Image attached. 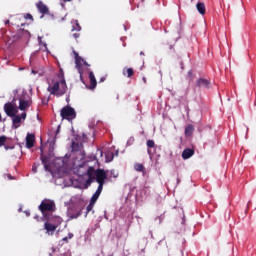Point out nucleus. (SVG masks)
Wrapping results in <instances>:
<instances>
[{
  "mask_svg": "<svg viewBox=\"0 0 256 256\" xmlns=\"http://www.w3.org/2000/svg\"><path fill=\"white\" fill-rule=\"evenodd\" d=\"M196 87L199 89H211V80L199 78L196 80Z\"/></svg>",
  "mask_w": 256,
  "mask_h": 256,
  "instance_id": "nucleus-11",
  "label": "nucleus"
},
{
  "mask_svg": "<svg viewBox=\"0 0 256 256\" xmlns=\"http://www.w3.org/2000/svg\"><path fill=\"white\" fill-rule=\"evenodd\" d=\"M86 205L87 202H85V199L79 198L68 211L70 219H77L78 217H81V213H83V209H85Z\"/></svg>",
  "mask_w": 256,
  "mask_h": 256,
  "instance_id": "nucleus-1",
  "label": "nucleus"
},
{
  "mask_svg": "<svg viewBox=\"0 0 256 256\" xmlns=\"http://www.w3.org/2000/svg\"><path fill=\"white\" fill-rule=\"evenodd\" d=\"M144 83H147V78H143Z\"/></svg>",
  "mask_w": 256,
  "mask_h": 256,
  "instance_id": "nucleus-45",
  "label": "nucleus"
},
{
  "mask_svg": "<svg viewBox=\"0 0 256 256\" xmlns=\"http://www.w3.org/2000/svg\"><path fill=\"white\" fill-rule=\"evenodd\" d=\"M80 36H81V34H79V33H74L73 34L74 39H79Z\"/></svg>",
  "mask_w": 256,
  "mask_h": 256,
  "instance_id": "nucleus-37",
  "label": "nucleus"
},
{
  "mask_svg": "<svg viewBox=\"0 0 256 256\" xmlns=\"http://www.w3.org/2000/svg\"><path fill=\"white\" fill-rule=\"evenodd\" d=\"M4 23L5 25H9V20H6Z\"/></svg>",
  "mask_w": 256,
  "mask_h": 256,
  "instance_id": "nucleus-44",
  "label": "nucleus"
},
{
  "mask_svg": "<svg viewBox=\"0 0 256 256\" xmlns=\"http://www.w3.org/2000/svg\"><path fill=\"white\" fill-rule=\"evenodd\" d=\"M75 55V64H76V69L80 75V77H83V58L79 56L77 52H74Z\"/></svg>",
  "mask_w": 256,
  "mask_h": 256,
  "instance_id": "nucleus-10",
  "label": "nucleus"
},
{
  "mask_svg": "<svg viewBox=\"0 0 256 256\" xmlns=\"http://www.w3.org/2000/svg\"><path fill=\"white\" fill-rule=\"evenodd\" d=\"M43 219L47 223L56 225V227H58V228L60 227L61 223H63V218H61L60 216L53 215V214H44Z\"/></svg>",
  "mask_w": 256,
  "mask_h": 256,
  "instance_id": "nucleus-8",
  "label": "nucleus"
},
{
  "mask_svg": "<svg viewBox=\"0 0 256 256\" xmlns=\"http://www.w3.org/2000/svg\"><path fill=\"white\" fill-rule=\"evenodd\" d=\"M39 210L41 211L43 218L45 215H51L55 211V202L53 201H42L39 205Z\"/></svg>",
  "mask_w": 256,
  "mask_h": 256,
  "instance_id": "nucleus-4",
  "label": "nucleus"
},
{
  "mask_svg": "<svg viewBox=\"0 0 256 256\" xmlns=\"http://www.w3.org/2000/svg\"><path fill=\"white\" fill-rule=\"evenodd\" d=\"M60 115L62 119H67V121H72V119H75L77 117V113L75 112V109L71 106H65L61 109Z\"/></svg>",
  "mask_w": 256,
  "mask_h": 256,
  "instance_id": "nucleus-6",
  "label": "nucleus"
},
{
  "mask_svg": "<svg viewBox=\"0 0 256 256\" xmlns=\"http://www.w3.org/2000/svg\"><path fill=\"white\" fill-rule=\"evenodd\" d=\"M64 1H71V0H64Z\"/></svg>",
  "mask_w": 256,
  "mask_h": 256,
  "instance_id": "nucleus-53",
  "label": "nucleus"
},
{
  "mask_svg": "<svg viewBox=\"0 0 256 256\" xmlns=\"http://www.w3.org/2000/svg\"><path fill=\"white\" fill-rule=\"evenodd\" d=\"M32 171H33V173H37V167L35 166V164L32 167Z\"/></svg>",
  "mask_w": 256,
  "mask_h": 256,
  "instance_id": "nucleus-39",
  "label": "nucleus"
},
{
  "mask_svg": "<svg viewBox=\"0 0 256 256\" xmlns=\"http://www.w3.org/2000/svg\"><path fill=\"white\" fill-rule=\"evenodd\" d=\"M59 127H61V126H58L57 133H59Z\"/></svg>",
  "mask_w": 256,
  "mask_h": 256,
  "instance_id": "nucleus-48",
  "label": "nucleus"
},
{
  "mask_svg": "<svg viewBox=\"0 0 256 256\" xmlns=\"http://www.w3.org/2000/svg\"><path fill=\"white\" fill-rule=\"evenodd\" d=\"M117 99H119V95H117Z\"/></svg>",
  "mask_w": 256,
  "mask_h": 256,
  "instance_id": "nucleus-51",
  "label": "nucleus"
},
{
  "mask_svg": "<svg viewBox=\"0 0 256 256\" xmlns=\"http://www.w3.org/2000/svg\"><path fill=\"white\" fill-rule=\"evenodd\" d=\"M100 81H102V82H103V81H105V78H104V77H103V78H101V79H100Z\"/></svg>",
  "mask_w": 256,
  "mask_h": 256,
  "instance_id": "nucleus-46",
  "label": "nucleus"
},
{
  "mask_svg": "<svg viewBox=\"0 0 256 256\" xmlns=\"http://www.w3.org/2000/svg\"><path fill=\"white\" fill-rule=\"evenodd\" d=\"M75 27H73L72 31H81V25H79V21L75 20Z\"/></svg>",
  "mask_w": 256,
  "mask_h": 256,
  "instance_id": "nucleus-31",
  "label": "nucleus"
},
{
  "mask_svg": "<svg viewBox=\"0 0 256 256\" xmlns=\"http://www.w3.org/2000/svg\"><path fill=\"white\" fill-rule=\"evenodd\" d=\"M59 85H60V82H59V81H56V82L53 84V86L50 88L52 95H55V93H56L57 91H59Z\"/></svg>",
  "mask_w": 256,
  "mask_h": 256,
  "instance_id": "nucleus-27",
  "label": "nucleus"
},
{
  "mask_svg": "<svg viewBox=\"0 0 256 256\" xmlns=\"http://www.w3.org/2000/svg\"><path fill=\"white\" fill-rule=\"evenodd\" d=\"M196 8H197L198 13H200V15H205V11H206L205 3L198 2L196 4Z\"/></svg>",
  "mask_w": 256,
  "mask_h": 256,
  "instance_id": "nucleus-20",
  "label": "nucleus"
},
{
  "mask_svg": "<svg viewBox=\"0 0 256 256\" xmlns=\"http://www.w3.org/2000/svg\"><path fill=\"white\" fill-rule=\"evenodd\" d=\"M83 149V145L79 142H72V151H81Z\"/></svg>",
  "mask_w": 256,
  "mask_h": 256,
  "instance_id": "nucleus-26",
  "label": "nucleus"
},
{
  "mask_svg": "<svg viewBox=\"0 0 256 256\" xmlns=\"http://www.w3.org/2000/svg\"><path fill=\"white\" fill-rule=\"evenodd\" d=\"M32 73H35V71H34V70H32Z\"/></svg>",
  "mask_w": 256,
  "mask_h": 256,
  "instance_id": "nucleus-50",
  "label": "nucleus"
},
{
  "mask_svg": "<svg viewBox=\"0 0 256 256\" xmlns=\"http://www.w3.org/2000/svg\"><path fill=\"white\" fill-rule=\"evenodd\" d=\"M100 196H101V194L95 192V193L93 194V196L91 197V200H90V201H91L92 203H97V199H99Z\"/></svg>",
  "mask_w": 256,
  "mask_h": 256,
  "instance_id": "nucleus-28",
  "label": "nucleus"
},
{
  "mask_svg": "<svg viewBox=\"0 0 256 256\" xmlns=\"http://www.w3.org/2000/svg\"><path fill=\"white\" fill-rule=\"evenodd\" d=\"M93 207H95V203L90 201L89 205L86 207L87 213H90V211H93Z\"/></svg>",
  "mask_w": 256,
  "mask_h": 256,
  "instance_id": "nucleus-30",
  "label": "nucleus"
},
{
  "mask_svg": "<svg viewBox=\"0 0 256 256\" xmlns=\"http://www.w3.org/2000/svg\"><path fill=\"white\" fill-rule=\"evenodd\" d=\"M6 141H7L6 136H0V147L4 146L6 151H9V149H13V147H9V146L5 145Z\"/></svg>",
  "mask_w": 256,
  "mask_h": 256,
  "instance_id": "nucleus-23",
  "label": "nucleus"
},
{
  "mask_svg": "<svg viewBox=\"0 0 256 256\" xmlns=\"http://www.w3.org/2000/svg\"><path fill=\"white\" fill-rule=\"evenodd\" d=\"M86 205L87 202H85V199L79 198L68 211L70 219H77L78 217H81V213H83V209H85Z\"/></svg>",
  "mask_w": 256,
  "mask_h": 256,
  "instance_id": "nucleus-2",
  "label": "nucleus"
},
{
  "mask_svg": "<svg viewBox=\"0 0 256 256\" xmlns=\"http://www.w3.org/2000/svg\"><path fill=\"white\" fill-rule=\"evenodd\" d=\"M41 162L44 165L45 171H51V167L49 166V157L41 155Z\"/></svg>",
  "mask_w": 256,
  "mask_h": 256,
  "instance_id": "nucleus-19",
  "label": "nucleus"
},
{
  "mask_svg": "<svg viewBox=\"0 0 256 256\" xmlns=\"http://www.w3.org/2000/svg\"><path fill=\"white\" fill-rule=\"evenodd\" d=\"M38 40H39V44H40V45H43V40L41 39L40 36L38 37Z\"/></svg>",
  "mask_w": 256,
  "mask_h": 256,
  "instance_id": "nucleus-41",
  "label": "nucleus"
},
{
  "mask_svg": "<svg viewBox=\"0 0 256 256\" xmlns=\"http://www.w3.org/2000/svg\"><path fill=\"white\" fill-rule=\"evenodd\" d=\"M146 145H147V147H148V150H147L148 155H152L151 149H153V147H155V141H153V140H148V141L146 142Z\"/></svg>",
  "mask_w": 256,
  "mask_h": 256,
  "instance_id": "nucleus-25",
  "label": "nucleus"
},
{
  "mask_svg": "<svg viewBox=\"0 0 256 256\" xmlns=\"http://www.w3.org/2000/svg\"><path fill=\"white\" fill-rule=\"evenodd\" d=\"M193 131H195V128L193 127V124H189L185 128V136L186 137H191V135H193Z\"/></svg>",
  "mask_w": 256,
  "mask_h": 256,
  "instance_id": "nucleus-22",
  "label": "nucleus"
},
{
  "mask_svg": "<svg viewBox=\"0 0 256 256\" xmlns=\"http://www.w3.org/2000/svg\"><path fill=\"white\" fill-rule=\"evenodd\" d=\"M36 7H37L39 13H41L42 15H48L49 14V7H47V5H45V3H43V1H39L36 4Z\"/></svg>",
  "mask_w": 256,
  "mask_h": 256,
  "instance_id": "nucleus-14",
  "label": "nucleus"
},
{
  "mask_svg": "<svg viewBox=\"0 0 256 256\" xmlns=\"http://www.w3.org/2000/svg\"><path fill=\"white\" fill-rule=\"evenodd\" d=\"M105 179H107V172L103 169H97L95 178L97 183H105Z\"/></svg>",
  "mask_w": 256,
  "mask_h": 256,
  "instance_id": "nucleus-13",
  "label": "nucleus"
},
{
  "mask_svg": "<svg viewBox=\"0 0 256 256\" xmlns=\"http://www.w3.org/2000/svg\"><path fill=\"white\" fill-rule=\"evenodd\" d=\"M44 47H47V44H44Z\"/></svg>",
  "mask_w": 256,
  "mask_h": 256,
  "instance_id": "nucleus-49",
  "label": "nucleus"
},
{
  "mask_svg": "<svg viewBox=\"0 0 256 256\" xmlns=\"http://www.w3.org/2000/svg\"><path fill=\"white\" fill-rule=\"evenodd\" d=\"M12 119V123L15 127V129H18V127H20L21 125V120L23 119V121H25L27 119V112H23L20 116L15 114Z\"/></svg>",
  "mask_w": 256,
  "mask_h": 256,
  "instance_id": "nucleus-9",
  "label": "nucleus"
},
{
  "mask_svg": "<svg viewBox=\"0 0 256 256\" xmlns=\"http://www.w3.org/2000/svg\"><path fill=\"white\" fill-rule=\"evenodd\" d=\"M44 229L46 231V235H55V231H57L58 227L50 222L45 221Z\"/></svg>",
  "mask_w": 256,
  "mask_h": 256,
  "instance_id": "nucleus-12",
  "label": "nucleus"
},
{
  "mask_svg": "<svg viewBox=\"0 0 256 256\" xmlns=\"http://www.w3.org/2000/svg\"><path fill=\"white\" fill-rule=\"evenodd\" d=\"M83 65H85L86 67H89V64L87 63V61H83V63H82Z\"/></svg>",
  "mask_w": 256,
  "mask_h": 256,
  "instance_id": "nucleus-42",
  "label": "nucleus"
},
{
  "mask_svg": "<svg viewBox=\"0 0 256 256\" xmlns=\"http://www.w3.org/2000/svg\"><path fill=\"white\" fill-rule=\"evenodd\" d=\"M4 111L8 117H15L19 113V107H17L14 101L8 102L4 105Z\"/></svg>",
  "mask_w": 256,
  "mask_h": 256,
  "instance_id": "nucleus-7",
  "label": "nucleus"
},
{
  "mask_svg": "<svg viewBox=\"0 0 256 256\" xmlns=\"http://www.w3.org/2000/svg\"><path fill=\"white\" fill-rule=\"evenodd\" d=\"M135 171H138V173H145V166L141 163L134 164Z\"/></svg>",
  "mask_w": 256,
  "mask_h": 256,
  "instance_id": "nucleus-24",
  "label": "nucleus"
},
{
  "mask_svg": "<svg viewBox=\"0 0 256 256\" xmlns=\"http://www.w3.org/2000/svg\"><path fill=\"white\" fill-rule=\"evenodd\" d=\"M1 33H2V39L5 41L6 45H8V47H11V45H13V43H15L16 41H19V39H21V36L19 34H11L10 36L7 35V30L5 28L1 29Z\"/></svg>",
  "mask_w": 256,
  "mask_h": 256,
  "instance_id": "nucleus-5",
  "label": "nucleus"
},
{
  "mask_svg": "<svg viewBox=\"0 0 256 256\" xmlns=\"http://www.w3.org/2000/svg\"><path fill=\"white\" fill-rule=\"evenodd\" d=\"M140 55H145V53H143V52H140Z\"/></svg>",
  "mask_w": 256,
  "mask_h": 256,
  "instance_id": "nucleus-47",
  "label": "nucleus"
},
{
  "mask_svg": "<svg viewBox=\"0 0 256 256\" xmlns=\"http://www.w3.org/2000/svg\"><path fill=\"white\" fill-rule=\"evenodd\" d=\"M31 105H33V100H31V96H29V94H27V93H23L19 97L18 109L20 111H27V109H29V107H31Z\"/></svg>",
  "mask_w": 256,
  "mask_h": 256,
  "instance_id": "nucleus-3",
  "label": "nucleus"
},
{
  "mask_svg": "<svg viewBox=\"0 0 256 256\" xmlns=\"http://www.w3.org/2000/svg\"><path fill=\"white\" fill-rule=\"evenodd\" d=\"M90 86L89 89H95L97 87V79L95 78V74L93 71L89 72Z\"/></svg>",
  "mask_w": 256,
  "mask_h": 256,
  "instance_id": "nucleus-18",
  "label": "nucleus"
},
{
  "mask_svg": "<svg viewBox=\"0 0 256 256\" xmlns=\"http://www.w3.org/2000/svg\"><path fill=\"white\" fill-rule=\"evenodd\" d=\"M25 19H30L31 21H33V15L28 13L25 15Z\"/></svg>",
  "mask_w": 256,
  "mask_h": 256,
  "instance_id": "nucleus-35",
  "label": "nucleus"
},
{
  "mask_svg": "<svg viewBox=\"0 0 256 256\" xmlns=\"http://www.w3.org/2000/svg\"><path fill=\"white\" fill-rule=\"evenodd\" d=\"M87 177L88 179H93L95 181L96 177H97V170H95V168L93 166H90L87 169Z\"/></svg>",
  "mask_w": 256,
  "mask_h": 256,
  "instance_id": "nucleus-17",
  "label": "nucleus"
},
{
  "mask_svg": "<svg viewBox=\"0 0 256 256\" xmlns=\"http://www.w3.org/2000/svg\"><path fill=\"white\" fill-rule=\"evenodd\" d=\"M195 155V150L191 148H186L182 152V159H191Z\"/></svg>",
  "mask_w": 256,
  "mask_h": 256,
  "instance_id": "nucleus-16",
  "label": "nucleus"
},
{
  "mask_svg": "<svg viewBox=\"0 0 256 256\" xmlns=\"http://www.w3.org/2000/svg\"><path fill=\"white\" fill-rule=\"evenodd\" d=\"M43 105H47L49 103V98H42Z\"/></svg>",
  "mask_w": 256,
  "mask_h": 256,
  "instance_id": "nucleus-36",
  "label": "nucleus"
},
{
  "mask_svg": "<svg viewBox=\"0 0 256 256\" xmlns=\"http://www.w3.org/2000/svg\"><path fill=\"white\" fill-rule=\"evenodd\" d=\"M60 84L62 87H67V84L65 83V77L60 80Z\"/></svg>",
  "mask_w": 256,
  "mask_h": 256,
  "instance_id": "nucleus-33",
  "label": "nucleus"
},
{
  "mask_svg": "<svg viewBox=\"0 0 256 256\" xmlns=\"http://www.w3.org/2000/svg\"><path fill=\"white\" fill-rule=\"evenodd\" d=\"M26 147L27 149H33L35 147V134H27Z\"/></svg>",
  "mask_w": 256,
  "mask_h": 256,
  "instance_id": "nucleus-15",
  "label": "nucleus"
},
{
  "mask_svg": "<svg viewBox=\"0 0 256 256\" xmlns=\"http://www.w3.org/2000/svg\"><path fill=\"white\" fill-rule=\"evenodd\" d=\"M93 181H94L93 179L88 178L87 181H86V183H87L88 185H91V184L93 183Z\"/></svg>",
  "mask_w": 256,
  "mask_h": 256,
  "instance_id": "nucleus-38",
  "label": "nucleus"
},
{
  "mask_svg": "<svg viewBox=\"0 0 256 256\" xmlns=\"http://www.w3.org/2000/svg\"><path fill=\"white\" fill-rule=\"evenodd\" d=\"M0 122H1V114H0Z\"/></svg>",
  "mask_w": 256,
  "mask_h": 256,
  "instance_id": "nucleus-52",
  "label": "nucleus"
},
{
  "mask_svg": "<svg viewBox=\"0 0 256 256\" xmlns=\"http://www.w3.org/2000/svg\"><path fill=\"white\" fill-rule=\"evenodd\" d=\"M110 173L112 177H114V179H117V177H119V173L115 172V170H112Z\"/></svg>",
  "mask_w": 256,
  "mask_h": 256,
  "instance_id": "nucleus-32",
  "label": "nucleus"
},
{
  "mask_svg": "<svg viewBox=\"0 0 256 256\" xmlns=\"http://www.w3.org/2000/svg\"><path fill=\"white\" fill-rule=\"evenodd\" d=\"M68 238H69V239H73V233H69V234H68Z\"/></svg>",
  "mask_w": 256,
  "mask_h": 256,
  "instance_id": "nucleus-43",
  "label": "nucleus"
},
{
  "mask_svg": "<svg viewBox=\"0 0 256 256\" xmlns=\"http://www.w3.org/2000/svg\"><path fill=\"white\" fill-rule=\"evenodd\" d=\"M62 241H65V243H69V237H64Z\"/></svg>",
  "mask_w": 256,
  "mask_h": 256,
  "instance_id": "nucleus-40",
  "label": "nucleus"
},
{
  "mask_svg": "<svg viewBox=\"0 0 256 256\" xmlns=\"http://www.w3.org/2000/svg\"><path fill=\"white\" fill-rule=\"evenodd\" d=\"M98 188L95 191V193H98L99 195H101V193L103 192V186L105 185V183H98Z\"/></svg>",
  "mask_w": 256,
  "mask_h": 256,
  "instance_id": "nucleus-29",
  "label": "nucleus"
},
{
  "mask_svg": "<svg viewBox=\"0 0 256 256\" xmlns=\"http://www.w3.org/2000/svg\"><path fill=\"white\" fill-rule=\"evenodd\" d=\"M123 75H126L128 78H131L135 75V70H133V68H124Z\"/></svg>",
  "mask_w": 256,
  "mask_h": 256,
  "instance_id": "nucleus-21",
  "label": "nucleus"
},
{
  "mask_svg": "<svg viewBox=\"0 0 256 256\" xmlns=\"http://www.w3.org/2000/svg\"><path fill=\"white\" fill-rule=\"evenodd\" d=\"M58 77H60V78H64L65 77L64 73H63V68H60V72L58 74Z\"/></svg>",
  "mask_w": 256,
  "mask_h": 256,
  "instance_id": "nucleus-34",
  "label": "nucleus"
}]
</instances>
